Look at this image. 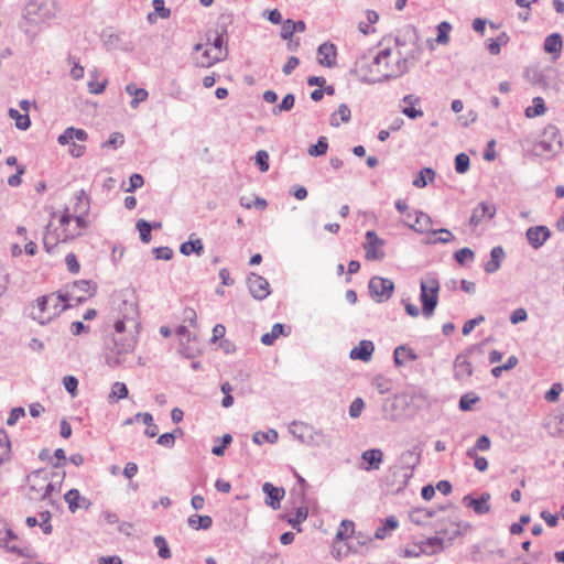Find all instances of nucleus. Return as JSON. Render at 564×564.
Returning <instances> with one entry per match:
<instances>
[{"label": "nucleus", "instance_id": "59", "mask_svg": "<svg viewBox=\"0 0 564 564\" xmlns=\"http://www.w3.org/2000/svg\"><path fill=\"white\" fill-rule=\"evenodd\" d=\"M365 408V402L361 398H356L350 406H349V415L352 419H357L360 416L362 410Z\"/></svg>", "mask_w": 564, "mask_h": 564}, {"label": "nucleus", "instance_id": "47", "mask_svg": "<svg viewBox=\"0 0 564 564\" xmlns=\"http://www.w3.org/2000/svg\"><path fill=\"white\" fill-rule=\"evenodd\" d=\"M371 384L381 394L391 390V380L382 375H377L373 377Z\"/></svg>", "mask_w": 564, "mask_h": 564}, {"label": "nucleus", "instance_id": "23", "mask_svg": "<svg viewBox=\"0 0 564 564\" xmlns=\"http://www.w3.org/2000/svg\"><path fill=\"white\" fill-rule=\"evenodd\" d=\"M361 458L368 464L362 467L365 470H378L383 462V452L380 448L367 449L361 454Z\"/></svg>", "mask_w": 564, "mask_h": 564}, {"label": "nucleus", "instance_id": "27", "mask_svg": "<svg viewBox=\"0 0 564 564\" xmlns=\"http://www.w3.org/2000/svg\"><path fill=\"white\" fill-rule=\"evenodd\" d=\"M126 91L130 96H133L132 100L130 101V107L132 109H137L140 105V102L147 100L149 93L148 90L143 88H137L134 84H128L126 86Z\"/></svg>", "mask_w": 564, "mask_h": 564}, {"label": "nucleus", "instance_id": "62", "mask_svg": "<svg viewBox=\"0 0 564 564\" xmlns=\"http://www.w3.org/2000/svg\"><path fill=\"white\" fill-rule=\"evenodd\" d=\"M144 184V178L139 173H133L129 178V187L126 189L128 193H132L135 189L142 187Z\"/></svg>", "mask_w": 564, "mask_h": 564}, {"label": "nucleus", "instance_id": "51", "mask_svg": "<svg viewBox=\"0 0 564 564\" xmlns=\"http://www.w3.org/2000/svg\"><path fill=\"white\" fill-rule=\"evenodd\" d=\"M451 29H452V25L448 22H446V21L441 22L437 25L436 42L440 44H447L449 41L448 33H449Z\"/></svg>", "mask_w": 564, "mask_h": 564}, {"label": "nucleus", "instance_id": "17", "mask_svg": "<svg viewBox=\"0 0 564 564\" xmlns=\"http://www.w3.org/2000/svg\"><path fill=\"white\" fill-rule=\"evenodd\" d=\"M495 214L496 207L494 205L481 202L473 209L469 224L477 226L485 220L492 219Z\"/></svg>", "mask_w": 564, "mask_h": 564}, {"label": "nucleus", "instance_id": "10", "mask_svg": "<svg viewBox=\"0 0 564 564\" xmlns=\"http://www.w3.org/2000/svg\"><path fill=\"white\" fill-rule=\"evenodd\" d=\"M18 535L12 531L4 520H0V546L6 547L9 552L14 553L22 557H30L31 550L25 547H19L17 545H10L9 542L17 540Z\"/></svg>", "mask_w": 564, "mask_h": 564}, {"label": "nucleus", "instance_id": "57", "mask_svg": "<svg viewBox=\"0 0 564 564\" xmlns=\"http://www.w3.org/2000/svg\"><path fill=\"white\" fill-rule=\"evenodd\" d=\"M68 62L73 64V67L69 72V75L70 77L74 79V80H79L84 77V74H85V69L84 67L79 64V62L74 58L73 56H68Z\"/></svg>", "mask_w": 564, "mask_h": 564}, {"label": "nucleus", "instance_id": "9", "mask_svg": "<svg viewBox=\"0 0 564 564\" xmlns=\"http://www.w3.org/2000/svg\"><path fill=\"white\" fill-rule=\"evenodd\" d=\"M369 294L377 303H384L391 299L394 291V283L391 279L372 276L368 283Z\"/></svg>", "mask_w": 564, "mask_h": 564}, {"label": "nucleus", "instance_id": "58", "mask_svg": "<svg viewBox=\"0 0 564 564\" xmlns=\"http://www.w3.org/2000/svg\"><path fill=\"white\" fill-rule=\"evenodd\" d=\"M256 163L259 166L261 172H267L269 170V154L264 150H259L256 153Z\"/></svg>", "mask_w": 564, "mask_h": 564}, {"label": "nucleus", "instance_id": "52", "mask_svg": "<svg viewBox=\"0 0 564 564\" xmlns=\"http://www.w3.org/2000/svg\"><path fill=\"white\" fill-rule=\"evenodd\" d=\"M470 160L466 153H459L455 158V170L459 174H464L469 170Z\"/></svg>", "mask_w": 564, "mask_h": 564}, {"label": "nucleus", "instance_id": "54", "mask_svg": "<svg viewBox=\"0 0 564 564\" xmlns=\"http://www.w3.org/2000/svg\"><path fill=\"white\" fill-rule=\"evenodd\" d=\"M354 532V522L350 520H343L336 533V540H345Z\"/></svg>", "mask_w": 564, "mask_h": 564}, {"label": "nucleus", "instance_id": "28", "mask_svg": "<svg viewBox=\"0 0 564 564\" xmlns=\"http://www.w3.org/2000/svg\"><path fill=\"white\" fill-rule=\"evenodd\" d=\"M187 523L194 530H208L213 525V519L209 516L192 514Z\"/></svg>", "mask_w": 564, "mask_h": 564}, {"label": "nucleus", "instance_id": "7", "mask_svg": "<svg viewBox=\"0 0 564 564\" xmlns=\"http://www.w3.org/2000/svg\"><path fill=\"white\" fill-rule=\"evenodd\" d=\"M422 448L419 445L413 446L411 449L404 451L400 456L402 471V479L399 481L395 490L400 491L408 486L409 480L413 475V470L421 464Z\"/></svg>", "mask_w": 564, "mask_h": 564}, {"label": "nucleus", "instance_id": "16", "mask_svg": "<svg viewBox=\"0 0 564 564\" xmlns=\"http://www.w3.org/2000/svg\"><path fill=\"white\" fill-rule=\"evenodd\" d=\"M419 41L420 36L417 30L413 25L403 26L394 37V44L399 50L408 44L417 46Z\"/></svg>", "mask_w": 564, "mask_h": 564}, {"label": "nucleus", "instance_id": "37", "mask_svg": "<svg viewBox=\"0 0 564 564\" xmlns=\"http://www.w3.org/2000/svg\"><path fill=\"white\" fill-rule=\"evenodd\" d=\"M128 388L123 382H115L109 394V402L115 403L128 397Z\"/></svg>", "mask_w": 564, "mask_h": 564}, {"label": "nucleus", "instance_id": "21", "mask_svg": "<svg viewBox=\"0 0 564 564\" xmlns=\"http://www.w3.org/2000/svg\"><path fill=\"white\" fill-rule=\"evenodd\" d=\"M318 63L326 67L336 65V46L333 43L325 42L318 46Z\"/></svg>", "mask_w": 564, "mask_h": 564}, {"label": "nucleus", "instance_id": "45", "mask_svg": "<svg viewBox=\"0 0 564 564\" xmlns=\"http://www.w3.org/2000/svg\"><path fill=\"white\" fill-rule=\"evenodd\" d=\"M295 97L293 94H286L282 101L272 109V113L278 116L281 112L290 111L294 107Z\"/></svg>", "mask_w": 564, "mask_h": 564}, {"label": "nucleus", "instance_id": "31", "mask_svg": "<svg viewBox=\"0 0 564 564\" xmlns=\"http://www.w3.org/2000/svg\"><path fill=\"white\" fill-rule=\"evenodd\" d=\"M120 312L122 314V318L127 322H131L133 324V327H137L138 324L135 322V318L138 316V308L137 304L134 302L129 301H122Z\"/></svg>", "mask_w": 564, "mask_h": 564}, {"label": "nucleus", "instance_id": "20", "mask_svg": "<svg viewBox=\"0 0 564 564\" xmlns=\"http://www.w3.org/2000/svg\"><path fill=\"white\" fill-rule=\"evenodd\" d=\"M375 351V345L371 340L362 339L360 340L358 346H355L350 352L349 357L354 360H361L367 362L371 360L372 354Z\"/></svg>", "mask_w": 564, "mask_h": 564}, {"label": "nucleus", "instance_id": "26", "mask_svg": "<svg viewBox=\"0 0 564 564\" xmlns=\"http://www.w3.org/2000/svg\"><path fill=\"white\" fill-rule=\"evenodd\" d=\"M351 111L346 104H340L336 112L330 116V126L339 127L340 123H347L350 121Z\"/></svg>", "mask_w": 564, "mask_h": 564}, {"label": "nucleus", "instance_id": "55", "mask_svg": "<svg viewBox=\"0 0 564 564\" xmlns=\"http://www.w3.org/2000/svg\"><path fill=\"white\" fill-rule=\"evenodd\" d=\"M475 257L474 251L470 248H462L454 253V259L457 263L464 265L467 260L473 261Z\"/></svg>", "mask_w": 564, "mask_h": 564}, {"label": "nucleus", "instance_id": "8", "mask_svg": "<svg viewBox=\"0 0 564 564\" xmlns=\"http://www.w3.org/2000/svg\"><path fill=\"white\" fill-rule=\"evenodd\" d=\"M440 284L435 279L429 282H421L420 301L422 303V313L425 317H431L438 303Z\"/></svg>", "mask_w": 564, "mask_h": 564}, {"label": "nucleus", "instance_id": "18", "mask_svg": "<svg viewBox=\"0 0 564 564\" xmlns=\"http://www.w3.org/2000/svg\"><path fill=\"white\" fill-rule=\"evenodd\" d=\"M262 491L265 494V505L270 506L274 510L281 507V500L285 495L282 487H275L271 482H264L262 485Z\"/></svg>", "mask_w": 564, "mask_h": 564}, {"label": "nucleus", "instance_id": "11", "mask_svg": "<svg viewBox=\"0 0 564 564\" xmlns=\"http://www.w3.org/2000/svg\"><path fill=\"white\" fill-rule=\"evenodd\" d=\"M384 245V240L379 238L376 231L368 230L366 232V242L364 243V249L366 252L367 260H382L386 257V253L382 249Z\"/></svg>", "mask_w": 564, "mask_h": 564}, {"label": "nucleus", "instance_id": "56", "mask_svg": "<svg viewBox=\"0 0 564 564\" xmlns=\"http://www.w3.org/2000/svg\"><path fill=\"white\" fill-rule=\"evenodd\" d=\"M124 143V135L121 132H113L110 134V138L102 143V148H113L118 149L122 147Z\"/></svg>", "mask_w": 564, "mask_h": 564}, {"label": "nucleus", "instance_id": "49", "mask_svg": "<svg viewBox=\"0 0 564 564\" xmlns=\"http://www.w3.org/2000/svg\"><path fill=\"white\" fill-rule=\"evenodd\" d=\"M466 455L474 459V466L477 470L479 471H485L487 470L488 468V460L482 457V456H479L477 453H476V448H468L467 452H466Z\"/></svg>", "mask_w": 564, "mask_h": 564}, {"label": "nucleus", "instance_id": "42", "mask_svg": "<svg viewBox=\"0 0 564 564\" xmlns=\"http://www.w3.org/2000/svg\"><path fill=\"white\" fill-rule=\"evenodd\" d=\"M153 544L158 549V554L161 558L167 560L172 556L167 542L162 535H156L153 539Z\"/></svg>", "mask_w": 564, "mask_h": 564}, {"label": "nucleus", "instance_id": "44", "mask_svg": "<svg viewBox=\"0 0 564 564\" xmlns=\"http://www.w3.org/2000/svg\"><path fill=\"white\" fill-rule=\"evenodd\" d=\"M139 234H140V239L143 243H149L151 241V230H152V225L144 220V219H139L137 221V225H135Z\"/></svg>", "mask_w": 564, "mask_h": 564}, {"label": "nucleus", "instance_id": "12", "mask_svg": "<svg viewBox=\"0 0 564 564\" xmlns=\"http://www.w3.org/2000/svg\"><path fill=\"white\" fill-rule=\"evenodd\" d=\"M471 529L470 523L468 522H451L449 527L444 525H437L435 533L437 536H444L446 539L445 546L452 544V542L460 536L464 535L467 531Z\"/></svg>", "mask_w": 564, "mask_h": 564}, {"label": "nucleus", "instance_id": "36", "mask_svg": "<svg viewBox=\"0 0 564 564\" xmlns=\"http://www.w3.org/2000/svg\"><path fill=\"white\" fill-rule=\"evenodd\" d=\"M9 116L15 121V127L20 130H26L31 126L28 113H20L17 109L10 108Z\"/></svg>", "mask_w": 564, "mask_h": 564}, {"label": "nucleus", "instance_id": "5", "mask_svg": "<svg viewBox=\"0 0 564 564\" xmlns=\"http://www.w3.org/2000/svg\"><path fill=\"white\" fill-rule=\"evenodd\" d=\"M290 432L303 444L314 447H329L330 440L319 430L303 422H293Z\"/></svg>", "mask_w": 564, "mask_h": 564}, {"label": "nucleus", "instance_id": "60", "mask_svg": "<svg viewBox=\"0 0 564 564\" xmlns=\"http://www.w3.org/2000/svg\"><path fill=\"white\" fill-rule=\"evenodd\" d=\"M152 252L158 260L167 261L173 257V250L170 247H155Z\"/></svg>", "mask_w": 564, "mask_h": 564}, {"label": "nucleus", "instance_id": "25", "mask_svg": "<svg viewBox=\"0 0 564 564\" xmlns=\"http://www.w3.org/2000/svg\"><path fill=\"white\" fill-rule=\"evenodd\" d=\"M563 47L562 36L558 33H552L544 41V51L553 55V59H557Z\"/></svg>", "mask_w": 564, "mask_h": 564}, {"label": "nucleus", "instance_id": "1", "mask_svg": "<svg viewBox=\"0 0 564 564\" xmlns=\"http://www.w3.org/2000/svg\"><path fill=\"white\" fill-rule=\"evenodd\" d=\"M391 48L387 47L371 57L364 54L356 61L355 70L360 75L364 83H382L404 75L409 70V59H416L420 53V51H413L409 55H403L401 50H398L399 57L397 62L390 64L389 57L391 56Z\"/></svg>", "mask_w": 564, "mask_h": 564}, {"label": "nucleus", "instance_id": "41", "mask_svg": "<svg viewBox=\"0 0 564 564\" xmlns=\"http://www.w3.org/2000/svg\"><path fill=\"white\" fill-rule=\"evenodd\" d=\"M431 235H440V237L436 240H426L427 245L447 243L454 239V235L446 228L431 230Z\"/></svg>", "mask_w": 564, "mask_h": 564}, {"label": "nucleus", "instance_id": "34", "mask_svg": "<svg viewBox=\"0 0 564 564\" xmlns=\"http://www.w3.org/2000/svg\"><path fill=\"white\" fill-rule=\"evenodd\" d=\"M308 516V510L305 507L296 508L294 517H289L286 519V522L295 529L297 532L302 531V528L300 527L303 521L306 520Z\"/></svg>", "mask_w": 564, "mask_h": 564}, {"label": "nucleus", "instance_id": "46", "mask_svg": "<svg viewBox=\"0 0 564 564\" xmlns=\"http://www.w3.org/2000/svg\"><path fill=\"white\" fill-rule=\"evenodd\" d=\"M65 501L68 503V509L70 512H75L78 508H80V494L77 489H70L64 495Z\"/></svg>", "mask_w": 564, "mask_h": 564}, {"label": "nucleus", "instance_id": "38", "mask_svg": "<svg viewBox=\"0 0 564 564\" xmlns=\"http://www.w3.org/2000/svg\"><path fill=\"white\" fill-rule=\"evenodd\" d=\"M431 182L435 178V172L431 167H424L420 171L419 176L413 180V185L417 188H423L427 185V180Z\"/></svg>", "mask_w": 564, "mask_h": 564}, {"label": "nucleus", "instance_id": "19", "mask_svg": "<svg viewBox=\"0 0 564 564\" xmlns=\"http://www.w3.org/2000/svg\"><path fill=\"white\" fill-rule=\"evenodd\" d=\"M490 495L484 492L480 498H474L470 495H466L463 498V503L467 508H471L477 514H487L490 511Z\"/></svg>", "mask_w": 564, "mask_h": 564}, {"label": "nucleus", "instance_id": "40", "mask_svg": "<svg viewBox=\"0 0 564 564\" xmlns=\"http://www.w3.org/2000/svg\"><path fill=\"white\" fill-rule=\"evenodd\" d=\"M51 223L46 226V234L43 238V246L47 253L54 254L57 252V246L59 242L58 238H55L50 234Z\"/></svg>", "mask_w": 564, "mask_h": 564}, {"label": "nucleus", "instance_id": "2", "mask_svg": "<svg viewBox=\"0 0 564 564\" xmlns=\"http://www.w3.org/2000/svg\"><path fill=\"white\" fill-rule=\"evenodd\" d=\"M97 285L90 280H78L72 285L67 286L65 292L51 293L43 295L36 300V312L31 313V317L37 321L41 325L50 323L53 318L58 316L62 312L72 306L70 301L76 304H82L87 300V296H77L76 290L87 292L88 296H93L96 292Z\"/></svg>", "mask_w": 564, "mask_h": 564}, {"label": "nucleus", "instance_id": "15", "mask_svg": "<svg viewBox=\"0 0 564 564\" xmlns=\"http://www.w3.org/2000/svg\"><path fill=\"white\" fill-rule=\"evenodd\" d=\"M525 237L533 249H539L551 237V230L543 225L533 226L527 229Z\"/></svg>", "mask_w": 564, "mask_h": 564}, {"label": "nucleus", "instance_id": "29", "mask_svg": "<svg viewBox=\"0 0 564 564\" xmlns=\"http://www.w3.org/2000/svg\"><path fill=\"white\" fill-rule=\"evenodd\" d=\"M415 224L409 225L416 232L429 231L432 226V218L423 212H415Z\"/></svg>", "mask_w": 564, "mask_h": 564}, {"label": "nucleus", "instance_id": "43", "mask_svg": "<svg viewBox=\"0 0 564 564\" xmlns=\"http://www.w3.org/2000/svg\"><path fill=\"white\" fill-rule=\"evenodd\" d=\"M328 150V142L326 137H319L316 144L310 145L307 153L311 156L324 155Z\"/></svg>", "mask_w": 564, "mask_h": 564}, {"label": "nucleus", "instance_id": "39", "mask_svg": "<svg viewBox=\"0 0 564 564\" xmlns=\"http://www.w3.org/2000/svg\"><path fill=\"white\" fill-rule=\"evenodd\" d=\"M74 212L76 214H88L89 212V198L84 189L79 191L76 194V203L74 206Z\"/></svg>", "mask_w": 564, "mask_h": 564}, {"label": "nucleus", "instance_id": "63", "mask_svg": "<svg viewBox=\"0 0 564 564\" xmlns=\"http://www.w3.org/2000/svg\"><path fill=\"white\" fill-rule=\"evenodd\" d=\"M25 415V410L22 406L13 408L7 419V424L13 426L17 422Z\"/></svg>", "mask_w": 564, "mask_h": 564}, {"label": "nucleus", "instance_id": "33", "mask_svg": "<svg viewBox=\"0 0 564 564\" xmlns=\"http://www.w3.org/2000/svg\"><path fill=\"white\" fill-rule=\"evenodd\" d=\"M278 437H279L278 432L275 430H273V429H270L267 432H256V433H253L252 442L254 444H258V445H261L264 442H268L270 444H274V443H276Z\"/></svg>", "mask_w": 564, "mask_h": 564}, {"label": "nucleus", "instance_id": "22", "mask_svg": "<svg viewBox=\"0 0 564 564\" xmlns=\"http://www.w3.org/2000/svg\"><path fill=\"white\" fill-rule=\"evenodd\" d=\"M473 375L471 362L467 359V355L459 354L454 360V378L463 380Z\"/></svg>", "mask_w": 564, "mask_h": 564}, {"label": "nucleus", "instance_id": "6", "mask_svg": "<svg viewBox=\"0 0 564 564\" xmlns=\"http://www.w3.org/2000/svg\"><path fill=\"white\" fill-rule=\"evenodd\" d=\"M562 147L560 129L554 124H547L542 132L541 140L533 145L532 151L535 155L552 158L561 151Z\"/></svg>", "mask_w": 564, "mask_h": 564}, {"label": "nucleus", "instance_id": "48", "mask_svg": "<svg viewBox=\"0 0 564 564\" xmlns=\"http://www.w3.org/2000/svg\"><path fill=\"white\" fill-rule=\"evenodd\" d=\"M398 527V521L394 517L387 518L384 524L378 528L375 532L377 539H384L387 534Z\"/></svg>", "mask_w": 564, "mask_h": 564}, {"label": "nucleus", "instance_id": "30", "mask_svg": "<svg viewBox=\"0 0 564 564\" xmlns=\"http://www.w3.org/2000/svg\"><path fill=\"white\" fill-rule=\"evenodd\" d=\"M181 253L184 256H189L192 253H196L197 256H200L204 251V245L200 239H191L188 241H185L180 247Z\"/></svg>", "mask_w": 564, "mask_h": 564}, {"label": "nucleus", "instance_id": "24", "mask_svg": "<svg viewBox=\"0 0 564 564\" xmlns=\"http://www.w3.org/2000/svg\"><path fill=\"white\" fill-rule=\"evenodd\" d=\"M506 257V252L502 247L497 246L494 247L490 251V260L487 261L484 265V270L487 273H495L497 272L500 267L501 262Z\"/></svg>", "mask_w": 564, "mask_h": 564}, {"label": "nucleus", "instance_id": "53", "mask_svg": "<svg viewBox=\"0 0 564 564\" xmlns=\"http://www.w3.org/2000/svg\"><path fill=\"white\" fill-rule=\"evenodd\" d=\"M479 400L480 398L477 397L475 393H465L460 397L459 409L462 411H469L471 410L473 405L477 403Z\"/></svg>", "mask_w": 564, "mask_h": 564}, {"label": "nucleus", "instance_id": "61", "mask_svg": "<svg viewBox=\"0 0 564 564\" xmlns=\"http://www.w3.org/2000/svg\"><path fill=\"white\" fill-rule=\"evenodd\" d=\"M563 391V387L561 383H553L549 391H546L544 398L549 402H556L561 392Z\"/></svg>", "mask_w": 564, "mask_h": 564}, {"label": "nucleus", "instance_id": "3", "mask_svg": "<svg viewBox=\"0 0 564 564\" xmlns=\"http://www.w3.org/2000/svg\"><path fill=\"white\" fill-rule=\"evenodd\" d=\"M126 322L127 321L123 318H119L115 322L113 327L118 336L112 337L111 345L107 343V347L113 354H108L106 357L107 364L111 367L120 365L122 362L121 356L131 352L137 343L133 336L121 337L122 333L126 330Z\"/></svg>", "mask_w": 564, "mask_h": 564}, {"label": "nucleus", "instance_id": "35", "mask_svg": "<svg viewBox=\"0 0 564 564\" xmlns=\"http://www.w3.org/2000/svg\"><path fill=\"white\" fill-rule=\"evenodd\" d=\"M546 106L541 97L533 98V105L528 107L524 111L527 118H534L544 115Z\"/></svg>", "mask_w": 564, "mask_h": 564}, {"label": "nucleus", "instance_id": "32", "mask_svg": "<svg viewBox=\"0 0 564 564\" xmlns=\"http://www.w3.org/2000/svg\"><path fill=\"white\" fill-rule=\"evenodd\" d=\"M445 541H446V539L444 536L435 535V536L427 538L426 540L421 541L420 543H421V546L426 545V550L434 551L433 552V555H434L444 550Z\"/></svg>", "mask_w": 564, "mask_h": 564}, {"label": "nucleus", "instance_id": "50", "mask_svg": "<svg viewBox=\"0 0 564 564\" xmlns=\"http://www.w3.org/2000/svg\"><path fill=\"white\" fill-rule=\"evenodd\" d=\"M434 551L426 550L425 546H421V543L414 544L413 547H408L402 551L404 557H419L421 554L433 555Z\"/></svg>", "mask_w": 564, "mask_h": 564}, {"label": "nucleus", "instance_id": "13", "mask_svg": "<svg viewBox=\"0 0 564 564\" xmlns=\"http://www.w3.org/2000/svg\"><path fill=\"white\" fill-rule=\"evenodd\" d=\"M227 30L224 26L220 32H216V36L213 40L212 44L215 48L218 50V52L213 56V61L204 62L202 61L199 63L200 67H210L217 62H221L227 58L228 56V48H227Z\"/></svg>", "mask_w": 564, "mask_h": 564}, {"label": "nucleus", "instance_id": "64", "mask_svg": "<svg viewBox=\"0 0 564 564\" xmlns=\"http://www.w3.org/2000/svg\"><path fill=\"white\" fill-rule=\"evenodd\" d=\"M257 564H283V560L278 554H265L257 560Z\"/></svg>", "mask_w": 564, "mask_h": 564}, {"label": "nucleus", "instance_id": "4", "mask_svg": "<svg viewBox=\"0 0 564 564\" xmlns=\"http://www.w3.org/2000/svg\"><path fill=\"white\" fill-rule=\"evenodd\" d=\"M51 473L46 469H37L26 477L28 498L30 500L43 501L47 499L55 489L51 480Z\"/></svg>", "mask_w": 564, "mask_h": 564}, {"label": "nucleus", "instance_id": "14", "mask_svg": "<svg viewBox=\"0 0 564 564\" xmlns=\"http://www.w3.org/2000/svg\"><path fill=\"white\" fill-rule=\"evenodd\" d=\"M247 282L253 299L261 301L270 294V284L262 275L250 273Z\"/></svg>", "mask_w": 564, "mask_h": 564}]
</instances>
